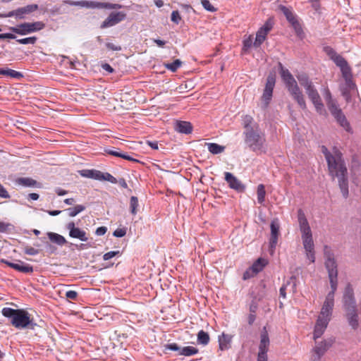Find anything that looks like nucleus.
Here are the masks:
<instances>
[{
    "label": "nucleus",
    "instance_id": "obj_49",
    "mask_svg": "<svg viewBox=\"0 0 361 361\" xmlns=\"http://www.w3.org/2000/svg\"><path fill=\"white\" fill-rule=\"evenodd\" d=\"M252 118L250 116H245L243 120L244 128L245 130H248L250 128H255V127L251 126Z\"/></svg>",
    "mask_w": 361,
    "mask_h": 361
},
{
    "label": "nucleus",
    "instance_id": "obj_20",
    "mask_svg": "<svg viewBox=\"0 0 361 361\" xmlns=\"http://www.w3.org/2000/svg\"><path fill=\"white\" fill-rule=\"evenodd\" d=\"M66 228L69 231V235L73 238H78L81 241H87L88 238L87 237L86 232L78 227H75L74 222H69Z\"/></svg>",
    "mask_w": 361,
    "mask_h": 361
},
{
    "label": "nucleus",
    "instance_id": "obj_12",
    "mask_svg": "<svg viewBox=\"0 0 361 361\" xmlns=\"http://www.w3.org/2000/svg\"><path fill=\"white\" fill-rule=\"evenodd\" d=\"M38 9L37 4H29L7 13L0 14V18L16 17L17 19H23L25 15L30 14Z\"/></svg>",
    "mask_w": 361,
    "mask_h": 361
},
{
    "label": "nucleus",
    "instance_id": "obj_21",
    "mask_svg": "<svg viewBox=\"0 0 361 361\" xmlns=\"http://www.w3.org/2000/svg\"><path fill=\"white\" fill-rule=\"evenodd\" d=\"M345 318L350 327L356 330L359 327V315L357 307L345 310Z\"/></svg>",
    "mask_w": 361,
    "mask_h": 361
},
{
    "label": "nucleus",
    "instance_id": "obj_45",
    "mask_svg": "<svg viewBox=\"0 0 361 361\" xmlns=\"http://www.w3.org/2000/svg\"><path fill=\"white\" fill-rule=\"evenodd\" d=\"M37 39L36 37H27V38L19 39L17 40V42L22 44H34L36 42Z\"/></svg>",
    "mask_w": 361,
    "mask_h": 361
},
{
    "label": "nucleus",
    "instance_id": "obj_38",
    "mask_svg": "<svg viewBox=\"0 0 361 361\" xmlns=\"http://www.w3.org/2000/svg\"><path fill=\"white\" fill-rule=\"evenodd\" d=\"M85 209V207L81 204H78L74 207H71L66 209L68 212V215L71 217H74L78 215L79 213L83 212Z\"/></svg>",
    "mask_w": 361,
    "mask_h": 361
},
{
    "label": "nucleus",
    "instance_id": "obj_22",
    "mask_svg": "<svg viewBox=\"0 0 361 361\" xmlns=\"http://www.w3.org/2000/svg\"><path fill=\"white\" fill-rule=\"evenodd\" d=\"M330 320L331 319H329L328 318L318 317V319L317 320V322H316V324L314 326V331L313 338L314 340L321 337V336L324 334Z\"/></svg>",
    "mask_w": 361,
    "mask_h": 361
},
{
    "label": "nucleus",
    "instance_id": "obj_13",
    "mask_svg": "<svg viewBox=\"0 0 361 361\" xmlns=\"http://www.w3.org/2000/svg\"><path fill=\"white\" fill-rule=\"evenodd\" d=\"M271 235L269 238V253L273 255L280 235V224L277 219H274L270 224Z\"/></svg>",
    "mask_w": 361,
    "mask_h": 361
},
{
    "label": "nucleus",
    "instance_id": "obj_63",
    "mask_svg": "<svg viewBox=\"0 0 361 361\" xmlns=\"http://www.w3.org/2000/svg\"><path fill=\"white\" fill-rule=\"evenodd\" d=\"M107 231V228L105 226H100L99 228H97L96 231H95V233L96 235H103L106 233Z\"/></svg>",
    "mask_w": 361,
    "mask_h": 361
},
{
    "label": "nucleus",
    "instance_id": "obj_1",
    "mask_svg": "<svg viewBox=\"0 0 361 361\" xmlns=\"http://www.w3.org/2000/svg\"><path fill=\"white\" fill-rule=\"evenodd\" d=\"M322 149L327 161L330 175L333 178H338L343 196L346 198L348 195V171L341 152L334 148L331 154L325 146H322Z\"/></svg>",
    "mask_w": 361,
    "mask_h": 361
},
{
    "label": "nucleus",
    "instance_id": "obj_3",
    "mask_svg": "<svg viewBox=\"0 0 361 361\" xmlns=\"http://www.w3.org/2000/svg\"><path fill=\"white\" fill-rule=\"evenodd\" d=\"M279 66L280 68L281 77L288 92L301 109H306L307 105L304 95L295 79L288 69L283 68L281 63H279Z\"/></svg>",
    "mask_w": 361,
    "mask_h": 361
},
{
    "label": "nucleus",
    "instance_id": "obj_39",
    "mask_svg": "<svg viewBox=\"0 0 361 361\" xmlns=\"http://www.w3.org/2000/svg\"><path fill=\"white\" fill-rule=\"evenodd\" d=\"M297 78L304 88L312 85L313 82L309 79V77L306 74H300L297 75Z\"/></svg>",
    "mask_w": 361,
    "mask_h": 361
},
{
    "label": "nucleus",
    "instance_id": "obj_5",
    "mask_svg": "<svg viewBox=\"0 0 361 361\" xmlns=\"http://www.w3.org/2000/svg\"><path fill=\"white\" fill-rule=\"evenodd\" d=\"M343 82L339 85V90L341 95L344 97L346 102H350L352 94L357 90V86L353 79L352 69L350 66L341 70Z\"/></svg>",
    "mask_w": 361,
    "mask_h": 361
},
{
    "label": "nucleus",
    "instance_id": "obj_16",
    "mask_svg": "<svg viewBox=\"0 0 361 361\" xmlns=\"http://www.w3.org/2000/svg\"><path fill=\"white\" fill-rule=\"evenodd\" d=\"M272 27L273 23L271 20H267L265 24L257 31L256 34L255 41L253 43L255 47H259L262 44L266 39L267 35L271 30Z\"/></svg>",
    "mask_w": 361,
    "mask_h": 361
},
{
    "label": "nucleus",
    "instance_id": "obj_40",
    "mask_svg": "<svg viewBox=\"0 0 361 361\" xmlns=\"http://www.w3.org/2000/svg\"><path fill=\"white\" fill-rule=\"evenodd\" d=\"M139 206L138 199L135 196H132L130 199V213L135 215L137 213V207Z\"/></svg>",
    "mask_w": 361,
    "mask_h": 361
},
{
    "label": "nucleus",
    "instance_id": "obj_47",
    "mask_svg": "<svg viewBox=\"0 0 361 361\" xmlns=\"http://www.w3.org/2000/svg\"><path fill=\"white\" fill-rule=\"evenodd\" d=\"M290 24L293 27L297 35L300 36L301 34L303 33L302 27L300 23L298 21V20H295L294 22H292Z\"/></svg>",
    "mask_w": 361,
    "mask_h": 361
},
{
    "label": "nucleus",
    "instance_id": "obj_14",
    "mask_svg": "<svg viewBox=\"0 0 361 361\" xmlns=\"http://www.w3.org/2000/svg\"><path fill=\"white\" fill-rule=\"evenodd\" d=\"M324 97L326 102V106L335 120L344 114L342 109L338 104L337 101L332 98L331 94L329 90L326 91Z\"/></svg>",
    "mask_w": 361,
    "mask_h": 361
},
{
    "label": "nucleus",
    "instance_id": "obj_59",
    "mask_svg": "<svg viewBox=\"0 0 361 361\" xmlns=\"http://www.w3.org/2000/svg\"><path fill=\"white\" fill-rule=\"evenodd\" d=\"M0 197L2 198H10V195L6 188L0 183Z\"/></svg>",
    "mask_w": 361,
    "mask_h": 361
},
{
    "label": "nucleus",
    "instance_id": "obj_34",
    "mask_svg": "<svg viewBox=\"0 0 361 361\" xmlns=\"http://www.w3.org/2000/svg\"><path fill=\"white\" fill-rule=\"evenodd\" d=\"M336 121L345 130H346L348 133L352 132V128L350 127V123L348 121L345 114L338 118Z\"/></svg>",
    "mask_w": 361,
    "mask_h": 361
},
{
    "label": "nucleus",
    "instance_id": "obj_2",
    "mask_svg": "<svg viewBox=\"0 0 361 361\" xmlns=\"http://www.w3.org/2000/svg\"><path fill=\"white\" fill-rule=\"evenodd\" d=\"M2 314L11 319V324L16 329H35L37 324L34 322L30 314L23 309H12L4 307L1 310Z\"/></svg>",
    "mask_w": 361,
    "mask_h": 361
},
{
    "label": "nucleus",
    "instance_id": "obj_25",
    "mask_svg": "<svg viewBox=\"0 0 361 361\" xmlns=\"http://www.w3.org/2000/svg\"><path fill=\"white\" fill-rule=\"evenodd\" d=\"M269 338L268 333L266 331V328H264V331L261 333L260 336V343L259 345V352L267 353L269 346Z\"/></svg>",
    "mask_w": 361,
    "mask_h": 361
},
{
    "label": "nucleus",
    "instance_id": "obj_41",
    "mask_svg": "<svg viewBox=\"0 0 361 361\" xmlns=\"http://www.w3.org/2000/svg\"><path fill=\"white\" fill-rule=\"evenodd\" d=\"M266 191L264 188V185L263 184H259L257 186V201L259 204H262L265 200Z\"/></svg>",
    "mask_w": 361,
    "mask_h": 361
},
{
    "label": "nucleus",
    "instance_id": "obj_7",
    "mask_svg": "<svg viewBox=\"0 0 361 361\" xmlns=\"http://www.w3.org/2000/svg\"><path fill=\"white\" fill-rule=\"evenodd\" d=\"M325 267L328 271L331 288L333 290H336L338 285L337 264L331 253L326 254Z\"/></svg>",
    "mask_w": 361,
    "mask_h": 361
},
{
    "label": "nucleus",
    "instance_id": "obj_54",
    "mask_svg": "<svg viewBox=\"0 0 361 361\" xmlns=\"http://www.w3.org/2000/svg\"><path fill=\"white\" fill-rule=\"evenodd\" d=\"M24 252L29 255H36L39 253L37 249L30 246H27L24 248Z\"/></svg>",
    "mask_w": 361,
    "mask_h": 361
},
{
    "label": "nucleus",
    "instance_id": "obj_32",
    "mask_svg": "<svg viewBox=\"0 0 361 361\" xmlns=\"http://www.w3.org/2000/svg\"><path fill=\"white\" fill-rule=\"evenodd\" d=\"M73 6L85 7L87 8H97V1H74Z\"/></svg>",
    "mask_w": 361,
    "mask_h": 361
},
{
    "label": "nucleus",
    "instance_id": "obj_37",
    "mask_svg": "<svg viewBox=\"0 0 361 361\" xmlns=\"http://www.w3.org/2000/svg\"><path fill=\"white\" fill-rule=\"evenodd\" d=\"M198 353V349L192 346H186L181 348L178 353L180 355L191 356Z\"/></svg>",
    "mask_w": 361,
    "mask_h": 361
},
{
    "label": "nucleus",
    "instance_id": "obj_50",
    "mask_svg": "<svg viewBox=\"0 0 361 361\" xmlns=\"http://www.w3.org/2000/svg\"><path fill=\"white\" fill-rule=\"evenodd\" d=\"M171 20L172 22L175 23L176 24H178L180 23V21L181 20V17L178 11H173L171 13Z\"/></svg>",
    "mask_w": 361,
    "mask_h": 361
},
{
    "label": "nucleus",
    "instance_id": "obj_18",
    "mask_svg": "<svg viewBox=\"0 0 361 361\" xmlns=\"http://www.w3.org/2000/svg\"><path fill=\"white\" fill-rule=\"evenodd\" d=\"M126 14L122 12L111 13L107 18L101 25V28L104 29L111 27L120 23L126 18Z\"/></svg>",
    "mask_w": 361,
    "mask_h": 361
},
{
    "label": "nucleus",
    "instance_id": "obj_57",
    "mask_svg": "<svg viewBox=\"0 0 361 361\" xmlns=\"http://www.w3.org/2000/svg\"><path fill=\"white\" fill-rule=\"evenodd\" d=\"M106 47L108 49L112 51H121L122 49L120 45H116L111 42H107L106 44Z\"/></svg>",
    "mask_w": 361,
    "mask_h": 361
},
{
    "label": "nucleus",
    "instance_id": "obj_17",
    "mask_svg": "<svg viewBox=\"0 0 361 361\" xmlns=\"http://www.w3.org/2000/svg\"><path fill=\"white\" fill-rule=\"evenodd\" d=\"M225 180L228 184V186L238 192H243L245 186L242 182L238 180L233 173L230 172H225Z\"/></svg>",
    "mask_w": 361,
    "mask_h": 361
},
{
    "label": "nucleus",
    "instance_id": "obj_29",
    "mask_svg": "<svg viewBox=\"0 0 361 361\" xmlns=\"http://www.w3.org/2000/svg\"><path fill=\"white\" fill-rule=\"evenodd\" d=\"M268 262L265 259L259 258L257 259L252 266L250 267L252 269V271L255 273L256 274L262 271L264 267L267 264Z\"/></svg>",
    "mask_w": 361,
    "mask_h": 361
},
{
    "label": "nucleus",
    "instance_id": "obj_42",
    "mask_svg": "<svg viewBox=\"0 0 361 361\" xmlns=\"http://www.w3.org/2000/svg\"><path fill=\"white\" fill-rule=\"evenodd\" d=\"M122 6L118 4L97 2V8L118 9Z\"/></svg>",
    "mask_w": 361,
    "mask_h": 361
},
{
    "label": "nucleus",
    "instance_id": "obj_31",
    "mask_svg": "<svg viewBox=\"0 0 361 361\" xmlns=\"http://www.w3.org/2000/svg\"><path fill=\"white\" fill-rule=\"evenodd\" d=\"M105 152L107 154L114 156V157H121L124 159L132 161H137V159H133V157H130L129 155L122 153V152H119L116 150H114V149H106Z\"/></svg>",
    "mask_w": 361,
    "mask_h": 361
},
{
    "label": "nucleus",
    "instance_id": "obj_58",
    "mask_svg": "<svg viewBox=\"0 0 361 361\" xmlns=\"http://www.w3.org/2000/svg\"><path fill=\"white\" fill-rule=\"evenodd\" d=\"M255 275H256L255 273L252 272V269L250 268L248 269L247 270H246L244 274H243V279L244 280H247L252 277H253Z\"/></svg>",
    "mask_w": 361,
    "mask_h": 361
},
{
    "label": "nucleus",
    "instance_id": "obj_11",
    "mask_svg": "<svg viewBox=\"0 0 361 361\" xmlns=\"http://www.w3.org/2000/svg\"><path fill=\"white\" fill-rule=\"evenodd\" d=\"M306 94L314 104L315 109L319 114L325 111L321 97L313 83L305 88Z\"/></svg>",
    "mask_w": 361,
    "mask_h": 361
},
{
    "label": "nucleus",
    "instance_id": "obj_55",
    "mask_svg": "<svg viewBox=\"0 0 361 361\" xmlns=\"http://www.w3.org/2000/svg\"><path fill=\"white\" fill-rule=\"evenodd\" d=\"M120 253L119 251H110V252H108L106 253H105L103 256V259L104 260H109L111 258H113L114 257L118 255V254Z\"/></svg>",
    "mask_w": 361,
    "mask_h": 361
},
{
    "label": "nucleus",
    "instance_id": "obj_52",
    "mask_svg": "<svg viewBox=\"0 0 361 361\" xmlns=\"http://www.w3.org/2000/svg\"><path fill=\"white\" fill-rule=\"evenodd\" d=\"M126 228H118L116 229L113 233L114 236L117 237V238L123 237L124 235H126Z\"/></svg>",
    "mask_w": 361,
    "mask_h": 361
},
{
    "label": "nucleus",
    "instance_id": "obj_44",
    "mask_svg": "<svg viewBox=\"0 0 361 361\" xmlns=\"http://www.w3.org/2000/svg\"><path fill=\"white\" fill-rule=\"evenodd\" d=\"M4 75H8L13 78H20L23 77V74L18 71L12 69H4Z\"/></svg>",
    "mask_w": 361,
    "mask_h": 361
},
{
    "label": "nucleus",
    "instance_id": "obj_51",
    "mask_svg": "<svg viewBox=\"0 0 361 361\" xmlns=\"http://www.w3.org/2000/svg\"><path fill=\"white\" fill-rule=\"evenodd\" d=\"M102 180H107L111 183H117L116 178L109 173H103Z\"/></svg>",
    "mask_w": 361,
    "mask_h": 361
},
{
    "label": "nucleus",
    "instance_id": "obj_62",
    "mask_svg": "<svg viewBox=\"0 0 361 361\" xmlns=\"http://www.w3.org/2000/svg\"><path fill=\"white\" fill-rule=\"evenodd\" d=\"M306 252V256L307 258L310 260L311 262H314L315 261V256H314V250H310V251H305Z\"/></svg>",
    "mask_w": 361,
    "mask_h": 361
},
{
    "label": "nucleus",
    "instance_id": "obj_26",
    "mask_svg": "<svg viewBox=\"0 0 361 361\" xmlns=\"http://www.w3.org/2000/svg\"><path fill=\"white\" fill-rule=\"evenodd\" d=\"M175 130L180 133L190 134L192 130V126L188 121H177L175 125Z\"/></svg>",
    "mask_w": 361,
    "mask_h": 361
},
{
    "label": "nucleus",
    "instance_id": "obj_43",
    "mask_svg": "<svg viewBox=\"0 0 361 361\" xmlns=\"http://www.w3.org/2000/svg\"><path fill=\"white\" fill-rule=\"evenodd\" d=\"M180 59H176L173 63H166L165 67L171 72H176L182 65Z\"/></svg>",
    "mask_w": 361,
    "mask_h": 361
},
{
    "label": "nucleus",
    "instance_id": "obj_35",
    "mask_svg": "<svg viewBox=\"0 0 361 361\" xmlns=\"http://www.w3.org/2000/svg\"><path fill=\"white\" fill-rule=\"evenodd\" d=\"M279 8L282 11V13L284 14L287 20L290 23H291L292 22H294L295 20H297L295 15L293 13V12L291 11V10L290 8L286 7L285 6H280Z\"/></svg>",
    "mask_w": 361,
    "mask_h": 361
},
{
    "label": "nucleus",
    "instance_id": "obj_28",
    "mask_svg": "<svg viewBox=\"0 0 361 361\" xmlns=\"http://www.w3.org/2000/svg\"><path fill=\"white\" fill-rule=\"evenodd\" d=\"M47 236L50 241L60 246L66 244L67 242L63 235L56 233L48 232Z\"/></svg>",
    "mask_w": 361,
    "mask_h": 361
},
{
    "label": "nucleus",
    "instance_id": "obj_10",
    "mask_svg": "<svg viewBox=\"0 0 361 361\" xmlns=\"http://www.w3.org/2000/svg\"><path fill=\"white\" fill-rule=\"evenodd\" d=\"M334 341V338H330L317 343L315 347L312 349L311 361H319L328 349L331 347Z\"/></svg>",
    "mask_w": 361,
    "mask_h": 361
},
{
    "label": "nucleus",
    "instance_id": "obj_60",
    "mask_svg": "<svg viewBox=\"0 0 361 361\" xmlns=\"http://www.w3.org/2000/svg\"><path fill=\"white\" fill-rule=\"evenodd\" d=\"M66 297L68 299L76 300L78 297V293L75 290H68L66 293Z\"/></svg>",
    "mask_w": 361,
    "mask_h": 361
},
{
    "label": "nucleus",
    "instance_id": "obj_46",
    "mask_svg": "<svg viewBox=\"0 0 361 361\" xmlns=\"http://www.w3.org/2000/svg\"><path fill=\"white\" fill-rule=\"evenodd\" d=\"M13 225L10 223L0 221V233H6L13 228Z\"/></svg>",
    "mask_w": 361,
    "mask_h": 361
},
{
    "label": "nucleus",
    "instance_id": "obj_61",
    "mask_svg": "<svg viewBox=\"0 0 361 361\" xmlns=\"http://www.w3.org/2000/svg\"><path fill=\"white\" fill-rule=\"evenodd\" d=\"M252 36H249L247 39H244L243 41V47L244 49H249L252 45Z\"/></svg>",
    "mask_w": 361,
    "mask_h": 361
},
{
    "label": "nucleus",
    "instance_id": "obj_56",
    "mask_svg": "<svg viewBox=\"0 0 361 361\" xmlns=\"http://www.w3.org/2000/svg\"><path fill=\"white\" fill-rule=\"evenodd\" d=\"M102 178H103V173L102 171L93 169L92 176L91 178H93L95 180H102Z\"/></svg>",
    "mask_w": 361,
    "mask_h": 361
},
{
    "label": "nucleus",
    "instance_id": "obj_27",
    "mask_svg": "<svg viewBox=\"0 0 361 361\" xmlns=\"http://www.w3.org/2000/svg\"><path fill=\"white\" fill-rule=\"evenodd\" d=\"M16 183L25 187H39V184L34 179L28 177L18 178Z\"/></svg>",
    "mask_w": 361,
    "mask_h": 361
},
{
    "label": "nucleus",
    "instance_id": "obj_53",
    "mask_svg": "<svg viewBox=\"0 0 361 361\" xmlns=\"http://www.w3.org/2000/svg\"><path fill=\"white\" fill-rule=\"evenodd\" d=\"M166 350H170L173 351H178L180 352L181 348L178 346V344L173 343H169L166 344L165 346Z\"/></svg>",
    "mask_w": 361,
    "mask_h": 361
},
{
    "label": "nucleus",
    "instance_id": "obj_33",
    "mask_svg": "<svg viewBox=\"0 0 361 361\" xmlns=\"http://www.w3.org/2000/svg\"><path fill=\"white\" fill-rule=\"evenodd\" d=\"M210 340L209 335L208 333L200 330L197 334V343L199 344L206 345L209 343Z\"/></svg>",
    "mask_w": 361,
    "mask_h": 361
},
{
    "label": "nucleus",
    "instance_id": "obj_15",
    "mask_svg": "<svg viewBox=\"0 0 361 361\" xmlns=\"http://www.w3.org/2000/svg\"><path fill=\"white\" fill-rule=\"evenodd\" d=\"M335 291L336 290H333V289H331V291H330L326 295V300L323 304L319 317H322L324 318H328L329 319H331V316L334 305Z\"/></svg>",
    "mask_w": 361,
    "mask_h": 361
},
{
    "label": "nucleus",
    "instance_id": "obj_23",
    "mask_svg": "<svg viewBox=\"0 0 361 361\" xmlns=\"http://www.w3.org/2000/svg\"><path fill=\"white\" fill-rule=\"evenodd\" d=\"M3 263L7 264L8 267L22 273H32L33 272V267L28 264H25L22 261H18L17 263L11 262L6 259H2Z\"/></svg>",
    "mask_w": 361,
    "mask_h": 361
},
{
    "label": "nucleus",
    "instance_id": "obj_36",
    "mask_svg": "<svg viewBox=\"0 0 361 361\" xmlns=\"http://www.w3.org/2000/svg\"><path fill=\"white\" fill-rule=\"evenodd\" d=\"M208 150L213 154H218L224 151L225 147L216 143H207Z\"/></svg>",
    "mask_w": 361,
    "mask_h": 361
},
{
    "label": "nucleus",
    "instance_id": "obj_19",
    "mask_svg": "<svg viewBox=\"0 0 361 361\" xmlns=\"http://www.w3.org/2000/svg\"><path fill=\"white\" fill-rule=\"evenodd\" d=\"M326 51L330 59L341 70L349 66L348 61L342 56L337 54L332 48L326 47Z\"/></svg>",
    "mask_w": 361,
    "mask_h": 361
},
{
    "label": "nucleus",
    "instance_id": "obj_6",
    "mask_svg": "<svg viewBox=\"0 0 361 361\" xmlns=\"http://www.w3.org/2000/svg\"><path fill=\"white\" fill-rule=\"evenodd\" d=\"M298 217L304 249L305 251L314 250V245L312 239V231L302 209L298 210Z\"/></svg>",
    "mask_w": 361,
    "mask_h": 361
},
{
    "label": "nucleus",
    "instance_id": "obj_4",
    "mask_svg": "<svg viewBox=\"0 0 361 361\" xmlns=\"http://www.w3.org/2000/svg\"><path fill=\"white\" fill-rule=\"evenodd\" d=\"M245 142L255 152H262L265 151V136L257 126L255 128H250L244 132Z\"/></svg>",
    "mask_w": 361,
    "mask_h": 361
},
{
    "label": "nucleus",
    "instance_id": "obj_24",
    "mask_svg": "<svg viewBox=\"0 0 361 361\" xmlns=\"http://www.w3.org/2000/svg\"><path fill=\"white\" fill-rule=\"evenodd\" d=\"M343 300L345 310L357 307L353 290L351 288L348 287L345 289Z\"/></svg>",
    "mask_w": 361,
    "mask_h": 361
},
{
    "label": "nucleus",
    "instance_id": "obj_8",
    "mask_svg": "<svg viewBox=\"0 0 361 361\" xmlns=\"http://www.w3.org/2000/svg\"><path fill=\"white\" fill-rule=\"evenodd\" d=\"M276 83V77L273 73H270L267 78V82L264 92L261 97V106L265 109L268 107L273 95V90Z\"/></svg>",
    "mask_w": 361,
    "mask_h": 361
},
{
    "label": "nucleus",
    "instance_id": "obj_9",
    "mask_svg": "<svg viewBox=\"0 0 361 361\" xmlns=\"http://www.w3.org/2000/svg\"><path fill=\"white\" fill-rule=\"evenodd\" d=\"M44 27V24L42 22L37 21L35 23H24L16 27H9V30L16 34L25 35L41 30Z\"/></svg>",
    "mask_w": 361,
    "mask_h": 361
},
{
    "label": "nucleus",
    "instance_id": "obj_48",
    "mask_svg": "<svg viewBox=\"0 0 361 361\" xmlns=\"http://www.w3.org/2000/svg\"><path fill=\"white\" fill-rule=\"evenodd\" d=\"M201 3H202V5L204 7V8L208 11L214 12L216 11V8H215L214 6H213L212 5V4L209 2V1L202 0Z\"/></svg>",
    "mask_w": 361,
    "mask_h": 361
},
{
    "label": "nucleus",
    "instance_id": "obj_64",
    "mask_svg": "<svg viewBox=\"0 0 361 361\" xmlns=\"http://www.w3.org/2000/svg\"><path fill=\"white\" fill-rule=\"evenodd\" d=\"M267 353L259 352L257 355V361H267Z\"/></svg>",
    "mask_w": 361,
    "mask_h": 361
},
{
    "label": "nucleus",
    "instance_id": "obj_30",
    "mask_svg": "<svg viewBox=\"0 0 361 361\" xmlns=\"http://www.w3.org/2000/svg\"><path fill=\"white\" fill-rule=\"evenodd\" d=\"M231 341V336L222 334L221 336H219V348L221 350L228 348V345L230 342Z\"/></svg>",
    "mask_w": 361,
    "mask_h": 361
}]
</instances>
